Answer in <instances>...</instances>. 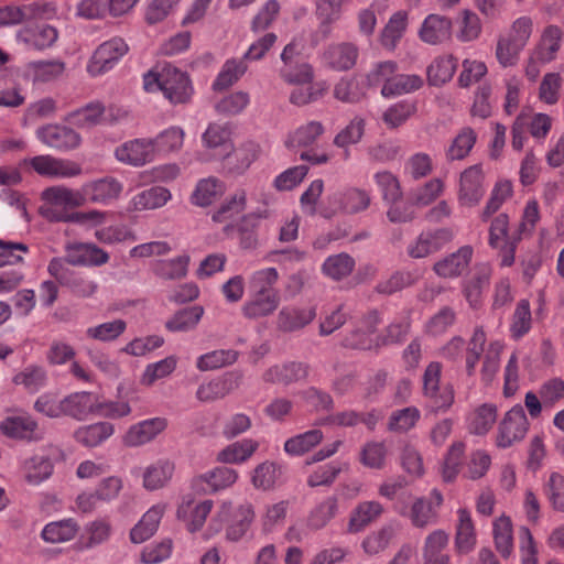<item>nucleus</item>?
<instances>
[{
  "label": "nucleus",
  "mask_w": 564,
  "mask_h": 564,
  "mask_svg": "<svg viewBox=\"0 0 564 564\" xmlns=\"http://www.w3.org/2000/svg\"><path fill=\"white\" fill-rule=\"evenodd\" d=\"M416 112V104L402 100L390 106L382 115V120L389 128H398L405 123Z\"/></svg>",
  "instance_id": "nucleus-55"
},
{
  "label": "nucleus",
  "mask_w": 564,
  "mask_h": 564,
  "mask_svg": "<svg viewBox=\"0 0 564 564\" xmlns=\"http://www.w3.org/2000/svg\"><path fill=\"white\" fill-rule=\"evenodd\" d=\"M442 365L432 361L423 373V393L430 406L435 410H447L454 402V390L449 384L440 386Z\"/></svg>",
  "instance_id": "nucleus-1"
},
{
  "label": "nucleus",
  "mask_w": 564,
  "mask_h": 564,
  "mask_svg": "<svg viewBox=\"0 0 564 564\" xmlns=\"http://www.w3.org/2000/svg\"><path fill=\"white\" fill-rule=\"evenodd\" d=\"M455 545L459 553H469L476 545V532L470 512L466 509L457 511Z\"/></svg>",
  "instance_id": "nucleus-31"
},
{
  "label": "nucleus",
  "mask_w": 564,
  "mask_h": 564,
  "mask_svg": "<svg viewBox=\"0 0 564 564\" xmlns=\"http://www.w3.org/2000/svg\"><path fill=\"white\" fill-rule=\"evenodd\" d=\"M308 365L300 361H290L282 365H274L263 373V380L269 383L291 384L307 378Z\"/></svg>",
  "instance_id": "nucleus-17"
},
{
  "label": "nucleus",
  "mask_w": 564,
  "mask_h": 564,
  "mask_svg": "<svg viewBox=\"0 0 564 564\" xmlns=\"http://www.w3.org/2000/svg\"><path fill=\"white\" fill-rule=\"evenodd\" d=\"M458 61L453 55L436 57L427 67V80L430 85L442 86L449 82L457 68Z\"/></svg>",
  "instance_id": "nucleus-35"
},
{
  "label": "nucleus",
  "mask_w": 564,
  "mask_h": 564,
  "mask_svg": "<svg viewBox=\"0 0 564 564\" xmlns=\"http://www.w3.org/2000/svg\"><path fill=\"white\" fill-rule=\"evenodd\" d=\"M563 31L557 25H549L543 30L538 45L530 56L531 64L547 63L555 58L561 47Z\"/></svg>",
  "instance_id": "nucleus-20"
},
{
  "label": "nucleus",
  "mask_w": 564,
  "mask_h": 564,
  "mask_svg": "<svg viewBox=\"0 0 564 564\" xmlns=\"http://www.w3.org/2000/svg\"><path fill=\"white\" fill-rule=\"evenodd\" d=\"M238 387V380L232 376L203 383L196 391V398L202 402H214L228 395Z\"/></svg>",
  "instance_id": "nucleus-33"
},
{
  "label": "nucleus",
  "mask_w": 564,
  "mask_h": 564,
  "mask_svg": "<svg viewBox=\"0 0 564 564\" xmlns=\"http://www.w3.org/2000/svg\"><path fill=\"white\" fill-rule=\"evenodd\" d=\"M247 203V193L245 189H237L227 198L219 208L213 214L212 218L216 223H223L240 214Z\"/></svg>",
  "instance_id": "nucleus-58"
},
{
  "label": "nucleus",
  "mask_w": 564,
  "mask_h": 564,
  "mask_svg": "<svg viewBox=\"0 0 564 564\" xmlns=\"http://www.w3.org/2000/svg\"><path fill=\"white\" fill-rule=\"evenodd\" d=\"M409 517L416 528H424L436 522L437 512L432 500L416 499L410 510Z\"/></svg>",
  "instance_id": "nucleus-62"
},
{
  "label": "nucleus",
  "mask_w": 564,
  "mask_h": 564,
  "mask_svg": "<svg viewBox=\"0 0 564 564\" xmlns=\"http://www.w3.org/2000/svg\"><path fill=\"white\" fill-rule=\"evenodd\" d=\"M419 278L415 271H395L389 278L378 282L376 291L380 294L391 295L405 288L412 286L417 282Z\"/></svg>",
  "instance_id": "nucleus-42"
},
{
  "label": "nucleus",
  "mask_w": 564,
  "mask_h": 564,
  "mask_svg": "<svg viewBox=\"0 0 564 564\" xmlns=\"http://www.w3.org/2000/svg\"><path fill=\"white\" fill-rule=\"evenodd\" d=\"M359 54L358 47L354 43L341 42L332 44L324 52V61L335 70H348L357 62Z\"/></svg>",
  "instance_id": "nucleus-22"
},
{
  "label": "nucleus",
  "mask_w": 564,
  "mask_h": 564,
  "mask_svg": "<svg viewBox=\"0 0 564 564\" xmlns=\"http://www.w3.org/2000/svg\"><path fill=\"white\" fill-rule=\"evenodd\" d=\"M36 137L45 145L61 152L75 150L82 142L78 132L63 124H45L36 130Z\"/></svg>",
  "instance_id": "nucleus-6"
},
{
  "label": "nucleus",
  "mask_w": 564,
  "mask_h": 564,
  "mask_svg": "<svg viewBox=\"0 0 564 564\" xmlns=\"http://www.w3.org/2000/svg\"><path fill=\"white\" fill-rule=\"evenodd\" d=\"M161 91L173 105L187 104L194 88L187 73L167 64L161 69Z\"/></svg>",
  "instance_id": "nucleus-2"
},
{
  "label": "nucleus",
  "mask_w": 564,
  "mask_h": 564,
  "mask_svg": "<svg viewBox=\"0 0 564 564\" xmlns=\"http://www.w3.org/2000/svg\"><path fill=\"white\" fill-rule=\"evenodd\" d=\"M324 133V127L318 121H311L306 124L299 127L288 139L286 145L290 148L295 147H310Z\"/></svg>",
  "instance_id": "nucleus-57"
},
{
  "label": "nucleus",
  "mask_w": 564,
  "mask_h": 564,
  "mask_svg": "<svg viewBox=\"0 0 564 564\" xmlns=\"http://www.w3.org/2000/svg\"><path fill=\"white\" fill-rule=\"evenodd\" d=\"M26 69L34 83H47L64 73L65 64L59 61H37L29 63Z\"/></svg>",
  "instance_id": "nucleus-46"
},
{
  "label": "nucleus",
  "mask_w": 564,
  "mask_h": 564,
  "mask_svg": "<svg viewBox=\"0 0 564 564\" xmlns=\"http://www.w3.org/2000/svg\"><path fill=\"white\" fill-rule=\"evenodd\" d=\"M42 199L58 207L77 208L84 206V198L80 189H72L64 185H55L42 192Z\"/></svg>",
  "instance_id": "nucleus-27"
},
{
  "label": "nucleus",
  "mask_w": 564,
  "mask_h": 564,
  "mask_svg": "<svg viewBox=\"0 0 564 564\" xmlns=\"http://www.w3.org/2000/svg\"><path fill=\"white\" fill-rule=\"evenodd\" d=\"M97 408V399L89 392H75L63 398V416L85 420Z\"/></svg>",
  "instance_id": "nucleus-24"
},
{
  "label": "nucleus",
  "mask_w": 564,
  "mask_h": 564,
  "mask_svg": "<svg viewBox=\"0 0 564 564\" xmlns=\"http://www.w3.org/2000/svg\"><path fill=\"white\" fill-rule=\"evenodd\" d=\"M476 139L477 135L471 128H463L449 145L446 152L447 159L454 161L466 158L473 149Z\"/></svg>",
  "instance_id": "nucleus-61"
},
{
  "label": "nucleus",
  "mask_w": 564,
  "mask_h": 564,
  "mask_svg": "<svg viewBox=\"0 0 564 564\" xmlns=\"http://www.w3.org/2000/svg\"><path fill=\"white\" fill-rule=\"evenodd\" d=\"M204 308L199 305L183 308L170 318L165 326L171 332H188L200 321Z\"/></svg>",
  "instance_id": "nucleus-48"
},
{
  "label": "nucleus",
  "mask_w": 564,
  "mask_h": 564,
  "mask_svg": "<svg viewBox=\"0 0 564 564\" xmlns=\"http://www.w3.org/2000/svg\"><path fill=\"white\" fill-rule=\"evenodd\" d=\"M166 425V420L163 417H153L139 422L130 426L123 436V443L129 447L144 445L163 432Z\"/></svg>",
  "instance_id": "nucleus-16"
},
{
  "label": "nucleus",
  "mask_w": 564,
  "mask_h": 564,
  "mask_svg": "<svg viewBox=\"0 0 564 564\" xmlns=\"http://www.w3.org/2000/svg\"><path fill=\"white\" fill-rule=\"evenodd\" d=\"M281 303L280 293H250L241 307L242 315L248 319H259L272 315Z\"/></svg>",
  "instance_id": "nucleus-21"
},
{
  "label": "nucleus",
  "mask_w": 564,
  "mask_h": 564,
  "mask_svg": "<svg viewBox=\"0 0 564 564\" xmlns=\"http://www.w3.org/2000/svg\"><path fill=\"white\" fill-rule=\"evenodd\" d=\"M171 198V193L162 186H153L135 194L129 207L132 210L142 212L147 209H155L164 206Z\"/></svg>",
  "instance_id": "nucleus-29"
},
{
  "label": "nucleus",
  "mask_w": 564,
  "mask_h": 564,
  "mask_svg": "<svg viewBox=\"0 0 564 564\" xmlns=\"http://www.w3.org/2000/svg\"><path fill=\"white\" fill-rule=\"evenodd\" d=\"M20 165H29L39 175L51 178L75 177L80 175L83 172L79 163L68 159L55 158L48 154L24 159L21 161Z\"/></svg>",
  "instance_id": "nucleus-3"
},
{
  "label": "nucleus",
  "mask_w": 564,
  "mask_h": 564,
  "mask_svg": "<svg viewBox=\"0 0 564 564\" xmlns=\"http://www.w3.org/2000/svg\"><path fill=\"white\" fill-rule=\"evenodd\" d=\"M58 32L52 25H41L36 29H23L18 32L17 39L26 47L33 50H45L51 47L57 40Z\"/></svg>",
  "instance_id": "nucleus-26"
},
{
  "label": "nucleus",
  "mask_w": 564,
  "mask_h": 564,
  "mask_svg": "<svg viewBox=\"0 0 564 564\" xmlns=\"http://www.w3.org/2000/svg\"><path fill=\"white\" fill-rule=\"evenodd\" d=\"M105 112L106 109L104 105L99 101H95L73 111L69 118L72 122L78 127L90 128L100 122Z\"/></svg>",
  "instance_id": "nucleus-64"
},
{
  "label": "nucleus",
  "mask_w": 564,
  "mask_h": 564,
  "mask_svg": "<svg viewBox=\"0 0 564 564\" xmlns=\"http://www.w3.org/2000/svg\"><path fill=\"white\" fill-rule=\"evenodd\" d=\"M324 434L318 429L308 430L288 438L284 442L283 449L290 456H303L319 445Z\"/></svg>",
  "instance_id": "nucleus-32"
},
{
  "label": "nucleus",
  "mask_w": 564,
  "mask_h": 564,
  "mask_svg": "<svg viewBox=\"0 0 564 564\" xmlns=\"http://www.w3.org/2000/svg\"><path fill=\"white\" fill-rule=\"evenodd\" d=\"M247 62L241 57L239 59H228L221 67L213 83L214 90H224L234 85L247 72Z\"/></svg>",
  "instance_id": "nucleus-40"
},
{
  "label": "nucleus",
  "mask_w": 564,
  "mask_h": 564,
  "mask_svg": "<svg viewBox=\"0 0 564 564\" xmlns=\"http://www.w3.org/2000/svg\"><path fill=\"white\" fill-rule=\"evenodd\" d=\"M532 317L528 300H520L513 312L510 334L513 339H520L531 329Z\"/></svg>",
  "instance_id": "nucleus-60"
},
{
  "label": "nucleus",
  "mask_w": 564,
  "mask_h": 564,
  "mask_svg": "<svg viewBox=\"0 0 564 564\" xmlns=\"http://www.w3.org/2000/svg\"><path fill=\"white\" fill-rule=\"evenodd\" d=\"M108 252L94 243L73 242L65 246V260L75 267H100L109 261Z\"/></svg>",
  "instance_id": "nucleus-11"
},
{
  "label": "nucleus",
  "mask_w": 564,
  "mask_h": 564,
  "mask_svg": "<svg viewBox=\"0 0 564 564\" xmlns=\"http://www.w3.org/2000/svg\"><path fill=\"white\" fill-rule=\"evenodd\" d=\"M355 265L354 258L341 252L327 257L322 265V272L332 280L339 281L348 276L354 271Z\"/></svg>",
  "instance_id": "nucleus-39"
},
{
  "label": "nucleus",
  "mask_w": 564,
  "mask_h": 564,
  "mask_svg": "<svg viewBox=\"0 0 564 564\" xmlns=\"http://www.w3.org/2000/svg\"><path fill=\"white\" fill-rule=\"evenodd\" d=\"M380 322L381 319L377 311L367 313L361 318L360 325L351 333V337L346 339L347 346L359 349H370L372 346L370 335L376 332Z\"/></svg>",
  "instance_id": "nucleus-28"
},
{
  "label": "nucleus",
  "mask_w": 564,
  "mask_h": 564,
  "mask_svg": "<svg viewBox=\"0 0 564 564\" xmlns=\"http://www.w3.org/2000/svg\"><path fill=\"white\" fill-rule=\"evenodd\" d=\"M316 317L314 307L283 306L276 315V328L283 333H293L311 324Z\"/></svg>",
  "instance_id": "nucleus-15"
},
{
  "label": "nucleus",
  "mask_w": 564,
  "mask_h": 564,
  "mask_svg": "<svg viewBox=\"0 0 564 564\" xmlns=\"http://www.w3.org/2000/svg\"><path fill=\"white\" fill-rule=\"evenodd\" d=\"M53 449V446L44 447L22 462L21 470L26 482L39 485L52 476L54 469Z\"/></svg>",
  "instance_id": "nucleus-12"
},
{
  "label": "nucleus",
  "mask_w": 564,
  "mask_h": 564,
  "mask_svg": "<svg viewBox=\"0 0 564 564\" xmlns=\"http://www.w3.org/2000/svg\"><path fill=\"white\" fill-rule=\"evenodd\" d=\"M127 329L126 321L117 318L105 322L95 326H90L85 330L87 339L97 341H113L119 338Z\"/></svg>",
  "instance_id": "nucleus-41"
},
{
  "label": "nucleus",
  "mask_w": 564,
  "mask_h": 564,
  "mask_svg": "<svg viewBox=\"0 0 564 564\" xmlns=\"http://www.w3.org/2000/svg\"><path fill=\"white\" fill-rule=\"evenodd\" d=\"M474 250L470 246H463L457 251L434 263L433 270L441 278H456L468 268Z\"/></svg>",
  "instance_id": "nucleus-18"
},
{
  "label": "nucleus",
  "mask_w": 564,
  "mask_h": 564,
  "mask_svg": "<svg viewBox=\"0 0 564 564\" xmlns=\"http://www.w3.org/2000/svg\"><path fill=\"white\" fill-rule=\"evenodd\" d=\"M280 77L290 85L310 84L314 78L313 67L302 61L293 62L280 68Z\"/></svg>",
  "instance_id": "nucleus-56"
},
{
  "label": "nucleus",
  "mask_w": 564,
  "mask_h": 564,
  "mask_svg": "<svg viewBox=\"0 0 564 564\" xmlns=\"http://www.w3.org/2000/svg\"><path fill=\"white\" fill-rule=\"evenodd\" d=\"M213 509L212 500H204L195 503L192 499L183 500L178 506L176 516L185 522L186 529L191 532L199 531Z\"/></svg>",
  "instance_id": "nucleus-19"
},
{
  "label": "nucleus",
  "mask_w": 564,
  "mask_h": 564,
  "mask_svg": "<svg viewBox=\"0 0 564 564\" xmlns=\"http://www.w3.org/2000/svg\"><path fill=\"white\" fill-rule=\"evenodd\" d=\"M258 447L259 443L251 438L235 442L217 454V460L225 464H241L248 460Z\"/></svg>",
  "instance_id": "nucleus-34"
},
{
  "label": "nucleus",
  "mask_w": 564,
  "mask_h": 564,
  "mask_svg": "<svg viewBox=\"0 0 564 564\" xmlns=\"http://www.w3.org/2000/svg\"><path fill=\"white\" fill-rule=\"evenodd\" d=\"M485 194L484 175L479 165L466 169L460 174L458 200L465 206L477 205Z\"/></svg>",
  "instance_id": "nucleus-13"
},
{
  "label": "nucleus",
  "mask_w": 564,
  "mask_h": 564,
  "mask_svg": "<svg viewBox=\"0 0 564 564\" xmlns=\"http://www.w3.org/2000/svg\"><path fill=\"white\" fill-rule=\"evenodd\" d=\"M383 512V507L378 501L360 502L352 511L348 529L350 532H359L375 521Z\"/></svg>",
  "instance_id": "nucleus-38"
},
{
  "label": "nucleus",
  "mask_w": 564,
  "mask_h": 564,
  "mask_svg": "<svg viewBox=\"0 0 564 564\" xmlns=\"http://www.w3.org/2000/svg\"><path fill=\"white\" fill-rule=\"evenodd\" d=\"M279 280L275 268H264L252 272L249 276V292L258 294L280 293L274 288Z\"/></svg>",
  "instance_id": "nucleus-47"
},
{
  "label": "nucleus",
  "mask_w": 564,
  "mask_h": 564,
  "mask_svg": "<svg viewBox=\"0 0 564 564\" xmlns=\"http://www.w3.org/2000/svg\"><path fill=\"white\" fill-rule=\"evenodd\" d=\"M408 25L405 11H398L389 19L381 33V44L388 50H393L403 36Z\"/></svg>",
  "instance_id": "nucleus-44"
},
{
  "label": "nucleus",
  "mask_w": 564,
  "mask_h": 564,
  "mask_svg": "<svg viewBox=\"0 0 564 564\" xmlns=\"http://www.w3.org/2000/svg\"><path fill=\"white\" fill-rule=\"evenodd\" d=\"M497 420V409L492 404H482L469 416L468 429L473 434H486Z\"/></svg>",
  "instance_id": "nucleus-52"
},
{
  "label": "nucleus",
  "mask_w": 564,
  "mask_h": 564,
  "mask_svg": "<svg viewBox=\"0 0 564 564\" xmlns=\"http://www.w3.org/2000/svg\"><path fill=\"white\" fill-rule=\"evenodd\" d=\"M224 193L223 183L215 177L200 180L192 194V203L197 206H208Z\"/></svg>",
  "instance_id": "nucleus-49"
},
{
  "label": "nucleus",
  "mask_w": 564,
  "mask_h": 564,
  "mask_svg": "<svg viewBox=\"0 0 564 564\" xmlns=\"http://www.w3.org/2000/svg\"><path fill=\"white\" fill-rule=\"evenodd\" d=\"M128 51V44L118 36L101 43L87 63V73L93 77L104 75L112 69Z\"/></svg>",
  "instance_id": "nucleus-4"
},
{
  "label": "nucleus",
  "mask_w": 564,
  "mask_h": 564,
  "mask_svg": "<svg viewBox=\"0 0 564 564\" xmlns=\"http://www.w3.org/2000/svg\"><path fill=\"white\" fill-rule=\"evenodd\" d=\"M282 474L281 466L274 462L265 460L259 464L252 474V485L262 490L272 489Z\"/></svg>",
  "instance_id": "nucleus-50"
},
{
  "label": "nucleus",
  "mask_w": 564,
  "mask_h": 564,
  "mask_svg": "<svg viewBox=\"0 0 564 564\" xmlns=\"http://www.w3.org/2000/svg\"><path fill=\"white\" fill-rule=\"evenodd\" d=\"M238 479V473L229 467L220 466L195 478V486H200L206 492H216L232 486Z\"/></svg>",
  "instance_id": "nucleus-23"
},
{
  "label": "nucleus",
  "mask_w": 564,
  "mask_h": 564,
  "mask_svg": "<svg viewBox=\"0 0 564 564\" xmlns=\"http://www.w3.org/2000/svg\"><path fill=\"white\" fill-rule=\"evenodd\" d=\"M115 158L127 165L143 166L155 159L152 139L140 138L126 141L115 149Z\"/></svg>",
  "instance_id": "nucleus-7"
},
{
  "label": "nucleus",
  "mask_w": 564,
  "mask_h": 564,
  "mask_svg": "<svg viewBox=\"0 0 564 564\" xmlns=\"http://www.w3.org/2000/svg\"><path fill=\"white\" fill-rule=\"evenodd\" d=\"M528 419L521 405H514L503 416L498 427L497 446L508 448L524 438L528 432Z\"/></svg>",
  "instance_id": "nucleus-5"
},
{
  "label": "nucleus",
  "mask_w": 564,
  "mask_h": 564,
  "mask_svg": "<svg viewBox=\"0 0 564 564\" xmlns=\"http://www.w3.org/2000/svg\"><path fill=\"white\" fill-rule=\"evenodd\" d=\"M452 239L453 231L448 228L423 231L408 246V254L414 259L425 258L442 250Z\"/></svg>",
  "instance_id": "nucleus-8"
},
{
  "label": "nucleus",
  "mask_w": 564,
  "mask_h": 564,
  "mask_svg": "<svg viewBox=\"0 0 564 564\" xmlns=\"http://www.w3.org/2000/svg\"><path fill=\"white\" fill-rule=\"evenodd\" d=\"M164 511V505H155L151 507L143 514L141 520L131 529V542L139 544L150 539L156 532Z\"/></svg>",
  "instance_id": "nucleus-25"
},
{
  "label": "nucleus",
  "mask_w": 564,
  "mask_h": 564,
  "mask_svg": "<svg viewBox=\"0 0 564 564\" xmlns=\"http://www.w3.org/2000/svg\"><path fill=\"white\" fill-rule=\"evenodd\" d=\"M445 185L441 178L434 177L414 188L410 194L412 205L425 207L435 202L444 192Z\"/></svg>",
  "instance_id": "nucleus-45"
},
{
  "label": "nucleus",
  "mask_w": 564,
  "mask_h": 564,
  "mask_svg": "<svg viewBox=\"0 0 564 564\" xmlns=\"http://www.w3.org/2000/svg\"><path fill=\"white\" fill-rule=\"evenodd\" d=\"M0 431L10 438L39 442L44 437V431L30 414L12 415L0 423Z\"/></svg>",
  "instance_id": "nucleus-9"
},
{
  "label": "nucleus",
  "mask_w": 564,
  "mask_h": 564,
  "mask_svg": "<svg viewBox=\"0 0 564 564\" xmlns=\"http://www.w3.org/2000/svg\"><path fill=\"white\" fill-rule=\"evenodd\" d=\"M174 464L169 459H159L144 469L143 487L147 490L163 488L172 478Z\"/></svg>",
  "instance_id": "nucleus-30"
},
{
  "label": "nucleus",
  "mask_w": 564,
  "mask_h": 564,
  "mask_svg": "<svg viewBox=\"0 0 564 564\" xmlns=\"http://www.w3.org/2000/svg\"><path fill=\"white\" fill-rule=\"evenodd\" d=\"M350 0H316V14L321 19V30L324 36L329 33V25L341 15L343 6Z\"/></svg>",
  "instance_id": "nucleus-51"
},
{
  "label": "nucleus",
  "mask_w": 564,
  "mask_h": 564,
  "mask_svg": "<svg viewBox=\"0 0 564 564\" xmlns=\"http://www.w3.org/2000/svg\"><path fill=\"white\" fill-rule=\"evenodd\" d=\"M422 85L423 79L419 75L395 72L391 82L381 88V95L386 98L397 97L413 93L420 89Z\"/></svg>",
  "instance_id": "nucleus-37"
},
{
  "label": "nucleus",
  "mask_w": 564,
  "mask_h": 564,
  "mask_svg": "<svg viewBox=\"0 0 564 564\" xmlns=\"http://www.w3.org/2000/svg\"><path fill=\"white\" fill-rule=\"evenodd\" d=\"M421 416L415 406L393 411L389 417L388 430L394 433H405L415 426Z\"/></svg>",
  "instance_id": "nucleus-63"
},
{
  "label": "nucleus",
  "mask_w": 564,
  "mask_h": 564,
  "mask_svg": "<svg viewBox=\"0 0 564 564\" xmlns=\"http://www.w3.org/2000/svg\"><path fill=\"white\" fill-rule=\"evenodd\" d=\"M254 519V511L250 503L241 505L235 514L234 522L228 527L226 535L230 541H239L248 531Z\"/></svg>",
  "instance_id": "nucleus-59"
},
{
  "label": "nucleus",
  "mask_w": 564,
  "mask_h": 564,
  "mask_svg": "<svg viewBox=\"0 0 564 564\" xmlns=\"http://www.w3.org/2000/svg\"><path fill=\"white\" fill-rule=\"evenodd\" d=\"M452 20L441 14H429L419 29V37L430 45L443 44L452 39Z\"/></svg>",
  "instance_id": "nucleus-14"
},
{
  "label": "nucleus",
  "mask_w": 564,
  "mask_h": 564,
  "mask_svg": "<svg viewBox=\"0 0 564 564\" xmlns=\"http://www.w3.org/2000/svg\"><path fill=\"white\" fill-rule=\"evenodd\" d=\"M112 433V425L101 422L79 429L75 433V437L79 443L88 447H95L107 440Z\"/></svg>",
  "instance_id": "nucleus-54"
},
{
  "label": "nucleus",
  "mask_w": 564,
  "mask_h": 564,
  "mask_svg": "<svg viewBox=\"0 0 564 564\" xmlns=\"http://www.w3.org/2000/svg\"><path fill=\"white\" fill-rule=\"evenodd\" d=\"M77 531V523L72 519H66L46 524L41 535L45 542L63 543L74 539Z\"/></svg>",
  "instance_id": "nucleus-43"
},
{
  "label": "nucleus",
  "mask_w": 564,
  "mask_h": 564,
  "mask_svg": "<svg viewBox=\"0 0 564 564\" xmlns=\"http://www.w3.org/2000/svg\"><path fill=\"white\" fill-rule=\"evenodd\" d=\"M80 188L84 198V205L87 202L108 205L120 196L123 186L117 178L106 176L86 182Z\"/></svg>",
  "instance_id": "nucleus-10"
},
{
  "label": "nucleus",
  "mask_w": 564,
  "mask_h": 564,
  "mask_svg": "<svg viewBox=\"0 0 564 564\" xmlns=\"http://www.w3.org/2000/svg\"><path fill=\"white\" fill-rule=\"evenodd\" d=\"M237 358L238 352L234 349L213 350L198 357L196 367L200 371L215 370L232 365Z\"/></svg>",
  "instance_id": "nucleus-53"
},
{
  "label": "nucleus",
  "mask_w": 564,
  "mask_h": 564,
  "mask_svg": "<svg viewBox=\"0 0 564 564\" xmlns=\"http://www.w3.org/2000/svg\"><path fill=\"white\" fill-rule=\"evenodd\" d=\"M189 256L181 254L173 259L158 260L152 265L153 273L163 280H180L186 276Z\"/></svg>",
  "instance_id": "nucleus-36"
}]
</instances>
